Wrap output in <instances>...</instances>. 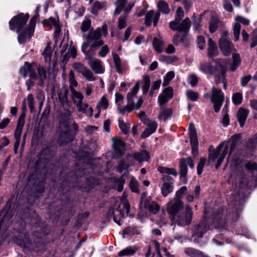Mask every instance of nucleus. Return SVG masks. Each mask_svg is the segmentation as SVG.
I'll return each instance as SVG.
<instances>
[{
	"label": "nucleus",
	"instance_id": "51",
	"mask_svg": "<svg viewBox=\"0 0 257 257\" xmlns=\"http://www.w3.org/2000/svg\"><path fill=\"white\" fill-rule=\"evenodd\" d=\"M186 95L188 99L192 101H196L199 97L198 93L191 90H188L186 92Z\"/></svg>",
	"mask_w": 257,
	"mask_h": 257
},
{
	"label": "nucleus",
	"instance_id": "30",
	"mask_svg": "<svg viewBox=\"0 0 257 257\" xmlns=\"http://www.w3.org/2000/svg\"><path fill=\"white\" fill-rule=\"evenodd\" d=\"M76 106L78 111L82 112L88 116L92 115L93 109L89 106L88 103L82 102Z\"/></svg>",
	"mask_w": 257,
	"mask_h": 257
},
{
	"label": "nucleus",
	"instance_id": "47",
	"mask_svg": "<svg viewBox=\"0 0 257 257\" xmlns=\"http://www.w3.org/2000/svg\"><path fill=\"white\" fill-rule=\"evenodd\" d=\"M118 126L122 132L125 134H127L129 133L131 127L130 123H126L124 122L122 119L119 118L118 119Z\"/></svg>",
	"mask_w": 257,
	"mask_h": 257
},
{
	"label": "nucleus",
	"instance_id": "60",
	"mask_svg": "<svg viewBox=\"0 0 257 257\" xmlns=\"http://www.w3.org/2000/svg\"><path fill=\"white\" fill-rule=\"evenodd\" d=\"M184 16V13L183 9L179 7L178 8L175 16V19L174 21H180Z\"/></svg>",
	"mask_w": 257,
	"mask_h": 257
},
{
	"label": "nucleus",
	"instance_id": "36",
	"mask_svg": "<svg viewBox=\"0 0 257 257\" xmlns=\"http://www.w3.org/2000/svg\"><path fill=\"white\" fill-rule=\"evenodd\" d=\"M138 249V247L136 246H128L120 251L118 255L119 256L133 255L137 252Z\"/></svg>",
	"mask_w": 257,
	"mask_h": 257
},
{
	"label": "nucleus",
	"instance_id": "50",
	"mask_svg": "<svg viewBox=\"0 0 257 257\" xmlns=\"http://www.w3.org/2000/svg\"><path fill=\"white\" fill-rule=\"evenodd\" d=\"M232 102L235 105H239L242 103L243 96L242 93L236 92L232 95Z\"/></svg>",
	"mask_w": 257,
	"mask_h": 257
},
{
	"label": "nucleus",
	"instance_id": "18",
	"mask_svg": "<svg viewBox=\"0 0 257 257\" xmlns=\"http://www.w3.org/2000/svg\"><path fill=\"white\" fill-rule=\"evenodd\" d=\"M144 123L147 126V127L141 135L142 138H146L151 134L154 133L158 127V124L156 121L150 119L145 120Z\"/></svg>",
	"mask_w": 257,
	"mask_h": 257
},
{
	"label": "nucleus",
	"instance_id": "1",
	"mask_svg": "<svg viewBox=\"0 0 257 257\" xmlns=\"http://www.w3.org/2000/svg\"><path fill=\"white\" fill-rule=\"evenodd\" d=\"M107 34V27L103 25L101 28L89 32L86 37V41L81 46V50L88 60V63L91 69L96 74H102L104 72V68L102 62L97 59L93 58L91 55L93 54L95 48L102 45L103 41L100 39L102 36H106Z\"/></svg>",
	"mask_w": 257,
	"mask_h": 257
},
{
	"label": "nucleus",
	"instance_id": "49",
	"mask_svg": "<svg viewBox=\"0 0 257 257\" xmlns=\"http://www.w3.org/2000/svg\"><path fill=\"white\" fill-rule=\"evenodd\" d=\"M174 77L175 73L174 71H171L168 72L164 77L163 86H167L169 84L170 82L174 78Z\"/></svg>",
	"mask_w": 257,
	"mask_h": 257
},
{
	"label": "nucleus",
	"instance_id": "12",
	"mask_svg": "<svg viewBox=\"0 0 257 257\" xmlns=\"http://www.w3.org/2000/svg\"><path fill=\"white\" fill-rule=\"evenodd\" d=\"M20 245L23 246L25 252H39L44 248V244L40 240H38L37 242H32L31 241L27 240L24 241L23 244Z\"/></svg>",
	"mask_w": 257,
	"mask_h": 257
},
{
	"label": "nucleus",
	"instance_id": "27",
	"mask_svg": "<svg viewBox=\"0 0 257 257\" xmlns=\"http://www.w3.org/2000/svg\"><path fill=\"white\" fill-rule=\"evenodd\" d=\"M153 48L159 53H161L164 49V41L162 36L160 33L158 34V37H154L153 40Z\"/></svg>",
	"mask_w": 257,
	"mask_h": 257
},
{
	"label": "nucleus",
	"instance_id": "9",
	"mask_svg": "<svg viewBox=\"0 0 257 257\" xmlns=\"http://www.w3.org/2000/svg\"><path fill=\"white\" fill-rule=\"evenodd\" d=\"M191 25V22L188 18H186L182 21H171L170 28L173 31L182 32L187 34Z\"/></svg>",
	"mask_w": 257,
	"mask_h": 257
},
{
	"label": "nucleus",
	"instance_id": "6",
	"mask_svg": "<svg viewBox=\"0 0 257 257\" xmlns=\"http://www.w3.org/2000/svg\"><path fill=\"white\" fill-rule=\"evenodd\" d=\"M29 18L28 14L20 13L13 17L9 22V28L12 31L19 32L26 25Z\"/></svg>",
	"mask_w": 257,
	"mask_h": 257
},
{
	"label": "nucleus",
	"instance_id": "46",
	"mask_svg": "<svg viewBox=\"0 0 257 257\" xmlns=\"http://www.w3.org/2000/svg\"><path fill=\"white\" fill-rule=\"evenodd\" d=\"M108 101L104 96H103L98 102L96 108L98 110H100L101 109H106L108 107Z\"/></svg>",
	"mask_w": 257,
	"mask_h": 257
},
{
	"label": "nucleus",
	"instance_id": "5",
	"mask_svg": "<svg viewBox=\"0 0 257 257\" xmlns=\"http://www.w3.org/2000/svg\"><path fill=\"white\" fill-rule=\"evenodd\" d=\"M38 15L34 16L31 19L28 28H25L18 35V40L20 44L25 43L27 40L30 39L34 34L35 27Z\"/></svg>",
	"mask_w": 257,
	"mask_h": 257
},
{
	"label": "nucleus",
	"instance_id": "53",
	"mask_svg": "<svg viewBox=\"0 0 257 257\" xmlns=\"http://www.w3.org/2000/svg\"><path fill=\"white\" fill-rule=\"evenodd\" d=\"M228 150V148L227 146L224 147V148L223 150V151H222L220 156L219 157V158L217 161V162L215 165L216 168L217 169L221 165V163H222V162L224 160V158H225V157L226 156V155L227 154Z\"/></svg>",
	"mask_w": 257,
	"mask_h": 257
},
{
	"label": "nucleus",
	"instance_id": "34",
	"mask_svg": "<svg viewBox=\"0 0 257 257\" xmlns=\"http://www.w3.org/2000/svg\"><path fill=\"white\" fill-rule=\"evenodd\" d=\"M72 93V99L75 105L76 106L83 102L84 96L79 91H77L74 88H71Z\"/></svg>",
	"mask_w": 257,
	"mask_h": 257
},
{
	"label": "nucleus",
	"instance_id": "13",
	"mask_svg": "<svg viewBox=\"0 0 257 257\" xmlns=\"http://www.w3.org/2000/svg\"><path fill=\"white\" fill-rule=\"evenodd\" d=\"M37 68L34 64L26 62L25 63L24 66L20 68V73L25 78L29 75L31 79H36L37 75L35 70Z\"/></svg>",
	"mask_w": 257,
	"mask_h": 257
},
{
	"label": "nucleus",
	"instance_id": "14",
	"mask_svg": "<svg viewBox=\"0 0 257 257\" xmlns=\"http://www.w3.org/2000/svg\"><path fill=\"white\" fill-rule=\"evenodd\" d=\"M140 89V83L137 82L135 85L133 87L132 90L127 93V102L130 105L135 106L136 104L139 103L141 99L143 103V100L141 97H137V94Z\"/></svg>",
	"mask_w": 257,
	"mask_h": 257
},
{
	"label": "nucleus",
	"instance_id": "63",
	"mask_svg": "<svg viewBox=\"0 0 257 257\" xmlns=\"http://www.w3.org/2000/svg\"><path fill=\"white\" fill-rule=\"evenodd\" d=\"M162 81L161 79L158 80L156 81H155L152 86L151 89L150 91V95H152L154 93V91L158 89L161 85Z\"/></svg>",
	"mask_w": 257,
	"mask_h": 257
},
{
	"label": "nucleus",
	"instance_id": "61",
	"mask_svg": "<svg viewBox=\"0 0 257 257\" xmlns=\"http://www.w3.org/2000/svg\"><path fill=\"white\" fill-rule=\"evenodd\" d=\"M206 163V159L204 158H201L197 165V174L200 175L203 171V168Z\"/></svg>",
	"mask_w": 257,
	"mask_h": 257
},
{
	"label": "nucleus",
	"instance_id": "43",
	"mask_svg": "<svg viewBox=\"0 0 257 257\" xmlns=\"http://www.w3.org/2000/svg\"><path fill=\"white\" fill-rule=\"evenodd\" d=\"M52 50L49 44L46 46L44 51L43 53V56L45 59V61L46 62H50L52 56Z\"/></svg>",
	"mask_w": 257,
	"mask_h": 257
},
{
	"label": "nucleus",
	"instance_id": "45",
	"mask_svg": "<svg viewBox=\"0 0 257 257\" xmlns=\"http://www.w3.org/2000/svg\"><path fill=\"white\" fill-rule=\"evenodd\" d=\"M150 78L148 75H145L143 77V85L142 86V90L144 94L148 92L150 87Z\"/></svg>",
	"mask_w": 257,
	"mask_h": 257
},
{
	"label": "nucleus",
	"instance_id": "2",
	"mask_svg": "<svg viewBox=\"0 0 257 257\" xmlns=\"http://www.w3.org/2000/svg\"><path fill=\"white\" fill-rule=\"evenodd\" d=\"M67 95V91L65 90H61L58 93L59 101L65 111L59 118L61 130L59 140L62 144L67 143L72 140L69 133V124L72 120L71 112L69 110L70 106Z\"/></svg>",
	"mask_w": 257,
	"mask_h": 257
},
{
	"label": "nucleus",
	"instance_id": "23",
	"mask_svg": "<svg viewBox=\"0 0 257 257\" xmlns=\"http://www.w3.org/2000/svg\"><path fill=\"white\" fill-rule=\"evenodd\" d=\"M219 46L221 52L225 56H229L233 49V46L229 40L220 39Z\"/></svg>",
	"mask_w": 257,
	"mask_h": 257
},
{
	"label": "nucleus",
	"instance_id": "55",
	"mask_svg": "<svg viewBox=\"0 0 257 257\" xmlns=\"http://www.w3.org/2000/svg\"><path fill=\"white\" fill-rule=\"evenodd\" d=\"M39 77L40 81L43 84L44 80L46 79L47 77V74L46 70L43 67H39L37 68Z\"/></svg>",
	"mask_w": 257,
	"mask_h": 257
},
{
	"label": "nucleus",
	"instance_id": "44",
	"mask_svg": "<svg viewBox=\"0 0 257 257\" xmlns=\"http://www.w3.org/2000/svg\"><path fill=\"white\" fill-rule=\"evenodd\" d=\"M127 0H117L115 3V9L114 11L115 15H118L120 13L126 4Z\"/></svg>",
	"mask_w": 257,
	"mask_h": 257
},
{
	"label": "nucleus",
	"instance_id": "56",
	"mask_svg": "<svg viewBox=\"0 0 257 257\" xmlns=\"http://www.w3.org/2000/svg\"><path fill=\"white\" fill-rule=\"evenodd\" d=\"M154 15V11H150L147 13L145 18V24L148 26H150L152 24V20Z\"/></svg>",
	"mask_w": 257,
	"mask_h": 257
},
{
	"label": "nucleus",
	"instance_id": "20",
	"mask_svg": "<svg viewBox=\"0 0 257 257\" xmlns=\"http://www.w3.org/2000/svg\"><path fill=\"white\" fill-rule=\"evenodd\" d=\"M209 228V227L207 226L204 221L200 222L195 229L192 237L194 240L198 241V240L203 236V235L206 233Z\"/></svg>",
	"mask_w": 257,
	"mask_h": 257
},
{
	"label": "nucleus",
	"instance_id": "24",
	"mask_svg": "<svg viewBox=\"0 0 257 257\" xmlns=\"http://www.w3.org/2000/svg\"><path fill=\"white\" fill-rule=\"evenodd\" d=\"M173 43L176 45H182L184 47H188L190 44L189 39L187 34L184 33L183 35L180 36L176 35L173 37Z\"/></svg>",
	"mask_w": 257,
	"mask_h": 257
},
{
	"label": "nucleus",
	"instance_id": "15",
	"mask_svg": "<svg viewBox=\"0 0 257 257\" xmlns=\"http://www.w3.org/2000/svg\"><path fill=\"white\" fill-rule=\"evenodd\" d=\"M73 68L88 81H93L95 80L92 71L81 63H75L73 65Z\"/></svg>",
	"mask_w": 257,
	"mask_h": 257
},
{
	"label": "nucleus",
	"instance_id": "28",
	"mask_svg": "<svg viewBox=\"0 0 257 257\" xmlns=\"http://www.w3.org/2000/svg\"><path fill=\"white\" fill-rule=\"evenodd\" d=\"M249 112L248 109L242 107L239 109L237 113V117L240 127H242L244 126Z\"/></svg>",
	"mask_w": 257,
	"mask_h": 257
},
{
	"label": "nucleus",
	"instance_id": "16",
	"mask_svg": "<svg viewBox=\"0 0 257 257\" xmlns=\"http://www.w3.org/2000/svg\"><path fill=\"white\" fill-rule=\"evenodd\" d=\"M173 89L171 87L165 88L159 95L158 102L160 106H162L167 103L168 101L173 97Z\"/></svg>",
	"mask_w": 257,
	"mask_h": 257
},
{
	"label": "nucleus",
	"instance_id": "62",
	"mask_svg": "<svg viewBox=\"0 0 257 257\" xmlns=\"http://www.w3.org/2000/svg\"><path fill=\"white\" fill-rule=\"evenodd\" d=\"M27 100L28 102V105L30 107L31 112H33L34 109V102L35 100L34 98L33 97V95L32 94H30L28 95L27 97Z\"/></svg>",
	"mask_w": 257,
	"mask_h": 257
},
{
	"label": "nucleus",
	"instance_id": "17",
	"mask_svg": "<svg viewBox=\"0 0 257 257\" xmlns=\"http://www.w3.org/2000/svg\"><path fill=\"white\" fill-rule=\"evenodd\" d=\"M235 21L236 22L235 23L233 28V35L236 41H238L239 39L240 31V23H242L245 25H248L249 24V21L241 16H236L235 18Z\"/></svg>",
	"mask_w": 257,
	"mask_h": 257
},
{
	"label": "nucleus",
	"instance_id": "35",
	"mask_svg": "<svg viewBox=\"0 0 257 257\" xmlns=\"http://www.w3.org/2000/svg\"><path fill=\"white\" fill-rule=\"evenodd\" d=\"M224 147H223V144H220L216 150H211L210 148H209V158L212 159L213 161H214L215 159L220 156L223 150Z\"/></svg>",
	"mask_w": 257,
	"mask_h": 257
},
{
	"label": "nucleus",
	"instance_id": "38",
	"mask_svg": "<svg viewBox=\"0 0 257 257\" xmlns=\"http://www.w3.org/2000/svg\"><path fill=\"white\" fill-rule=\"evenodd\" d=\"M233 62L230 66V69L234 71L241 64V59L240 55L238 53H233L232 55Z\"/></svg>",
	"mask_w": 257,
	"mask_h": 257
},
{
	"label": "nucleus",
	"instance_id": "33",
	"mask_svg": "<svg viewBox=\"0 0 257 257\" xmlns=\"http://www.w3.org/2000/svg\"><path fill=\"white\" fill-rule=\"evenodd\" d=\"M112 57L116 71L118 73H122L123 72L126 71V69L123 68L122 67L121 59L118 55L113 53Z\"/></svg>",
	"mask_w": 257,
	"mask_h": 257
},
{
	"label": "nucleus",
	"instance_id": "32",
	"mask_svg": "<svg viewBox=\"0 0 257 257\" xmlns=\"http://www.w3.org/2000/svg\"><path fill=\"white\" fill-rule=\"evenodd\" d=\"M130 158H131L130 157V155H128L125 161L122 160L120 162L117 167V169L119 173H121L123 171L128 168L130 166L134 165V161L132 160H131Z\"/></svg>",
	"mask_w": 257,
	"mask_h": 257
},
{
	"label": "nucleus",
	"instance_id": "19",
	"mask_svg": "<svg viewBox=\"0 0 257 257\" xmlns=\"http://www.w3.org/2000/svg\"><path fill=\"white\" fill-rule=\"evenodd\" d=\"M189 135L192 151H195L198 148V142L197 132L194 124L192 123H190L189 124Z\"/></svg>",
	"mask_w": 257,
	"mask_h": 257
},
{
	"label": "nucleus",
	"instance_id": "7",
	"mask_svg": "<svg viewBox=\"0 0 257 257\" xmlns=\"http://www.w3.org/2000/svg\"><path fill=\"white\" fill-rule=\"evenodd\" d=\"M183 207V202L177 198H174L167 204V211L172 221L175 220L176 215Z\"/></svg>",
	"mask_w": 257,
	"mask_h": 257
},
{
	"label": "nucleus",
	"instance_id": "10",
	"mask_svg": "<svg viewBox=\"0 0 257 257\" xmlns=\"http://www.w3.org/2000/svg\"><path fill=\"white\" fill-rule=\"evenodd\" d=\"M25 112H23L19 116L17 121V127L15 132V139L16 142L14 145V150L17 153V150L19 147L22 131L25 123Z\"/></svg>",
	"mask_w": 257,
	"mask_h": 257
},
{
	"label": "nucleus",
	"instance_id": "54",
	"mask_svg": "<svg viewBox=\"0 0 257 257\" xmlns=\"http://www.w3.org/2000/svg\"><path fill=\"white\" fill-rule=\"evenodd\" d=\"M185 252L190 257H197L200 250L191 247L186 248Z\"/></svg>",
	"mask_w": 257,
	"mask_h": 257
},
{
	"label": "nucleus",
	"instance_id": "4",
	"mask_svg": "<svg viewBox=\"0 0 257 257\" xmlns=\"http://www.w3.org/2000/svg\"><path fill=\"white\" fill-rule=\"evenodd\" d=\"M216 66H213L210 63L205 62L199 66V69L201 71L206 74L213 75L214 81L216 84L220 82L221 73L220 65L224 64L225 66L227 65V61L226 59H217L215 60Z\"/></svg>",
	"mask_w": 257,
	"mask_h": 257
},
{
	"label": "nucleus",
	"instance_id": "29",
	"mask_svg": "<svg viewBox=\"0 0 257 257\" xmlns=\"http://www.w3.org/2000/svg\"><path fill=\"white\" fill-rule=\"evenodd\" d=\"M142 105V101L140 99L139 103L138 104H136L135 106H133L132 105H130L127 102V104L126 106H122L121 105H119L117 106L118 110L120 113L122 114H125V112H130L133 110L135 109H139L141 107V106Z\"/></svg>",
	"mask_w": 257,
	"mask_h": 257
},
{
	"label": "nucleus",
	"instance_id": "64",
	"mask_svg": "<svg viewBox=\"0 0 257 257\" xmlns=\"http://www.w3.org/2000/svg\"><path fill=\"white\" fill-rule=\"evenodd\" d=\"M252 42L250 45L251 48H253L257 45V29H255L252 34L251 36Z\"/></svg>",
	"mask_w": 257,
	"mask_h": 257
},
{
	"label": "nucleus",
	"instance_id": "40",
	"mask_svg": "<svg viewBox=\"0 0 257 257\" xmlns=\"http://www.w3.org/2000/svg\"><path fill=\"white\" fill-rule=\"evenodd\" d=\"M221 73L220 74V80L222 79V82L223 84V88L226 89L227 88V81L226 73L227 71L226 66L224 64L220 65Z\"/></svg>",
	"mask_w": 257,
	"mask_h": 257
},
{
	"label": "nucleus",
	"instance_id": "57",
	"mask_svg": "<svg viewBox=\"0 0 257 257\" xmlns=\"http://www.w3.org/2000/svg\"><path fill=\"white\" fill-rule=\"evenodd\" d=\"M188 81L192 87H194L197 85L198 79L195 74H191L188 77Z\"/></svg>",
	"mask_w": 257,
	"mask_h": 257
},
{
	"label": "nucleus",
	"instance_id": "42",
	"mask_svg": "<svg viewBox=\"0 0 257 257\" xmlns=\"http://www.w3.org/2000/svg\"><path fill=\"white\" fill-rule=\"evenodd\" d=\"M140 234V231L136 227H127L123 231V236L124 238L125 235H134Z\"/></svg>",
	"mask_w": 257,
	"mask_h": 257
},
{
	"label": "nucleus",
	"instance_id": "3",
	"mask_svg": "<svg viewBox=\"0 0 257 257\" xmlns=\"http://www.w3.org/2000/svg\"><path fill=\"white\" fill-rule=\"evenodd\" d=\"M157 170L160 173L164 174L162 177L163 184L161 190L163 196L166 197L172 192L173 189L174 180L169 175H172L176 177L177 176V172L174 168H169L163 166H159Z\"/></svg>",
	"mask_w": 257,
	"mask_h": 257
},
{
	"label": "nucleus",
	"instance_id": "8",
	"mask_svg": "<svg viewBox=\"0 0 257 257\" xmlns=\"http://www.w3.org/2000/svg\"><path fill=\"white\" fill-rule=\"evenodd\" d=\"M211 102L214 104V109L216 112H218L224 100L223 92L214 87L212 88L211 96Z\"/></svg>",
	"mask_w": 257,
	"mask_h": 257
},
{
	"label": "nucleus",
	"instance_id": "37",
	"mask_svg": "<svg viewBox=\"0 0 257 257\" xmlns=\"http://www.w3.org/2000/svg\"><path fill=\"white\" fill-rule=\"evenodd\" d=\"M208 55L209 57H213L217 55L218 53L217 48L215 43L210 38L208 40Z\"/></svg>",
	"mask_w": 257,
	"mask_h": 257
},
{
	"label": "nucleus",
	"instance_id": "41",
	"mask_svg": "<svg viewBox=\"0 0 257 257\" xmlns=\"http://www.w3.org/2000/svg\"><path fill=\"white\" fill-rule=\"evenodd\" d=\"M219 20L218 18L215 17H211L209 24V31L210 33H213L215 32L217 28Z\"/></svg>",
	"mask_w": 257,
	"mask_h": 257
},
{
	"label": "nucleus",
	"instance_id": "31",
	"mask_svg": "<svg viewBox=\"0 0 257 257\" xmlns=\"http://www.w3.org/2000/svg\"><path fill=\"white\" fill-rule=\"evenodd\" d=\"M173 114V110L171 108H165L161 109L158 116V118L160 120L166 121L170 118Z\"/></svg>",
	"mask_w": 257,
	"mask_h": 257
},
{
	"label": "nucleus",
	"instance_id": "25",
	"mask_svg": "<svg viewBox=\"0 0 257 257\" xmlns=\"http://www.w3.org/2000/svg\"><path fill=\"white\" fill-rule=\"evenodd\" d=\"M130 156L131 158H134L139 163L148 161L150 158L149 153L146 150L130 154Z\"/></svg>",
	"mask_w": 257,
	"mask_h": 257
},
{
	"label": "nucleus",
	"instance_id": "22",
	"mask_svg": "<svg viewBox=\"0 0 257 257\" xmlns=\"http://www.w3.org/2000/svg\"><path fill=\"white\" fill-rule=\"evenodd\" d=\"M188 166H189L191 169L194 168V163L191 158H187L186 159H182L181 160L180 164L181 177H185L187 174Z\"/></svg>",
	"mask_w": 257,
	"mask_h": 257
},
{
	"label": "nucleus",
	"instance_id": "39",
	"mask_svg": "<svg viewBox=\"0 0 257 257\" xmlns=\"http://www.w3.org/2000/svg\"><path fill=\"white\" fill-rule=\"evenodd\" d=\"M157 6L159 10L164 14H168L170 12L168 4L164 1H159Z\"/></svg>",
	"mask_w": 257,
	"mask_h": 257
},
{
	"label": "nucleus",
	"instance_id": "59",
	"mask_svg": "<svg viewBox=\"0 0 257 257\" xmlns=\"http://www.w3.org/2000/svg\"><path fill=\"white\" fill-rule=\"evenodd\" d=\"M149 209L152 213L156 214L160 210V206L157 203L153 202L149 205Z\"/></svg>",
	"mask_w": 257,
	"mask_h": 257
},
{
	"label": "nucleus",
	"instance_id": "21",
	"mask_svg": "<svg viewBox=\"0 0 257 257\" xmlns=\"http://www.w3.org/2000/svg\"><path fill=\"white\" fill-rule=\"evenodd\" d=\"M120 205L118 208L115 210L113 208H110L107 212V216L109 218H113L115 222L118 225H120V219L122 218L124 215V211L119 209Z\"/></svg>",
	"mask_w": 257,
	"mask_h": 257
},
{
	"label": "nucleus",
	"instance_id": "52",
	"mask_svg": "<svg viewBox=\"0 0 257 257\" xmlns=\"http://www.w3.org/2000/svg\"><path fill=\"white\" fill-rule=\"evenodd\" d=\"M167 218L164 211L162 212L159 218L157 219V223L160 227L165 225L167 223Z\"/></svg>",
	"mask_w": 257,
	"mask_h": 257
},
{
	"label": "nucleus",
	"instance_id": "58",
	"mask_svg": "<svg viewBox=\"0 0 257 257\" xmlns=\"http://www.w3.org/2000/svg\"><path fill=\"white\" fill-rule=\"evenodd\" d=\"M240 139V135L236 134L231 137V144L230 146V152H231L235 147L238 140Z\"/></svg>",
	"mask_w": 257,
	"mask_h": 257
},
{
	"label": "nucleus",
	"instance_id": "11",
	"mask_svg": "<svg viewBox=\"0 0 257 257\" xmlns=\"http://www.w3.org/2000/svg\"><path fill=\"white\" fill-rule=\"evenodd\" d=\"M192 216L193 212L192 208L189 206H186L185 212L184 213L179 214L175 222L179 226L188 225L191 222Z\"/></svg>",
	"mask_w": 257,
	"mask_h": 257
},
{
	"label": "nucleus",
	"instance_id": "48",
	"mask_svg": "<svg viewBox=\"0 0 257 257\" xmlns=\"http://www.w3.org/2000/svg\"><path fill=\"white\" fill-rule=\"evenodd\" d=\"M130 188L132 192L139 193V183L135 178H132L129 184Z\"/></svg>",
	"mask_w": 257,
	"mask_h": 257
},
{
	"label": "nucleus",
	"instance_id": "26",
	"mask_svg": "<svg viewBox=\"0 0 257 257\" xmlns=\"http://www.w3.org/2000/svg\"><path fill=\"white\" fill-rule=\"evenodd\" d=\"M113 146L115 153L119 156H122L125 150V144L120 139H116L113 140Z\"/></svg>",
	"mask_w": 257,
	"mask_h": 257
}]
</instances>
